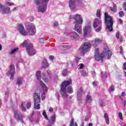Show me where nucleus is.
<instances>
[{"mask_svg": "<svg viewBox=\"0 0 126 126\" xmlns=\"http://www.w3.org/2000/svg\"><path fill=\"white\" fill-rule=\"evenodd\" d=\"M27 29L29 35L31 36H34V35L36 34V28H35L34 24L30 23L28 26Z\"/></svg>", "mask_w": 126, "mask_h": 126, "instance_id": "nucleus-9", "label": "nucleus"}, {"mask_svg": "<svg viewBox=\"0 0 126 126\" xmlns=\"http://www.w3.org/2000/svg\"><path fill=\"white\" fill-rule=\"evenodd\" d=\"M33 100L34 102V109H37V110H40V103L41 101V96H40V94L38 93H35L33 94Z\"/></svg>", "mask_w": 126, "mask_h": 126, "instance_id": "nucleus-6", "label": "nucleus"}, {"mask_svg": "<svg viewBox=\"0 0 126 126\" xmlns=\"http://www.w3.org/2000/svg\"><path fill=\"white\" fill-rule=\"evenodd\" d=\"M86 103H91L92 102V97L91 95L88 94L86 98Z\"/></svg>", "mask_w": 126, "mask_h": 126, "instance_id": "nucleus-26", "label": "nucleus"}, {"mask_svg": "<svg viewBox=\"0 0 126 126\" xmlns=\"http://www.w3.org/2000/svg\"><path fill=\"white\" fill-rule=\"evenodd\" d=\"M119 49L120 50V54H121V55H124V52H123V47L122 46L119 47Z\"/></svg>", "mask_w": 126, "mask_h": 126, "instance_id": "nucleus-49", "label": "nucleus"}, {"mask_svg": "<svg viewBox=\"0 0 126 126\" xmlns=\"http://www.w3.org/2000/svg\"><path fill=\"white\" fill-rule=\"evenodd\" d=\"M72 84V81L69 80L63 82L61 85L60 93L63 96L67 97L66 95V87L68 85H71Z\"/></svg>", "mask_w": 126, "mask_h": 126, "instance_id": "nucleus-4", "label": "nucleus"}, {"mask_svg": "<svg viewBox=\"0 0 126 126\" xmlns=\"http://www.w3.org/2000/svg\"><path fill=\"white\" fill-rule=\"evenodd\" d=\"M116 37L117 39H120V32H117L116 34Z\"/></svg>", "mask_w": 126, "mask_h": 126, "instance_id": "nucleus-46", "label": "nucleus"}, {"mask_svg": "<svg viewBox=\"0 0 126 126\" xmlns=\"http://www.w3.org/2000/svg\"><path fill=\"white\" fill-rule=\"evenodd\" d=\"M56 96L58 101H60V94H59V93H56Z\"/></svg>", "mask_w": 126, "mask_h": 126, "instance_id": "nucleus-54", "label": "nucleus"}, {"mask_svg": "<svg viewBox=\"0 0 126 126\" xmlns=\"http://www.w3.org/2000/svg\"><path fill=\"white\" fill-rule=\"evenodd\" d=\"M126 96V92H123L121 94V96H120V99L122 101V102H124V99H123V97H125Z\"/></svg>", "mask_w": 126, "mask_h": 126, "instance_id": "nucleus-35", "label": "nucleus"}, {"mask_svg": "<svg viewBox=\"0 0 126 126\" xmlns=\"http://www.w3.org/2000/svg\"><path fill=\"white\" fill-rule=\"evenodd\" d=\"M42 115L43 117H44L45 119L48 121V122H50V120L48 118V116H47V113H46V111H43Z\"/></svg>", "mask_w": 126, "mask_h": 126, "instance_id": "nucleus-33", "label": "nucleus"}, {"mask_svg": "<svg viewBox=\"0 0 126 126\" xmlns=\"http://www.w3.org/2000/svg\"><path fill=\"white\" fill-rule=\"evenodd\" d=\"M83 93V89L82 87H80L79 89L78 90L77 92V96H82V94Z\"/></svg>", "mask_w": 126, "mask_h": 126, "instance_id": "nucleus-24", "label": "nucleus"}, {"mask_svg": "<svg viewBox=\"0 0 126 126\" xmlns=\"http://www.w3.org/2000/svg\"><path fill=\"white\" fill-rule=\"evenodd\" d=\"M105 57V55L103 53L95 52L94 55V58L96 61L99 62V61H101L103 62V60Z\"/></svg>", "mask_w": 126, "mask_h": 126, "instance_id": "nucleus-13", "label": "nucleus"}, {"mask_svg": "<svg viewBox=\"0 0 126 126\" xmlns=\"http://www.w3.org/2000/svg\"><path fill=\"white\" fill-rule=\"evenodd\" d=\"M17 51H18V48H16L13 50H11V51L10 52V55H12L13 54H14L15 52H17Z\"/></svg>", "mask_w": 126, "mask_h": 126, "instance_id": "nucleus-37", "label": "nucleus"}, {"mask_svg": "<svg viewBox=\"0 0 126 126\" xmlns=\"http://www.w3.org/2000/svg\"><path fill=\"white\" fill-rule=\"evenodd\" d=\"M103 76H104V78H107V73H103Z\"/></svg>", "mask_w": 126, "mask_h": 126, "instance_id": "nucleus-56", "label": "nucleus"}, {"mask_svg": "<svg viewBox=\"0 0 126 126\" xmlns=\"http://www.w3.org/2000/svg\"><path fill=\"white\" fill-rule=\"evenodd\" d=\"M91 48V43L89 42H85L84 44L79 48V50L81 51L80 54L83 56L85 55V53H87Z\"/></svg>", "mask_w": 126, "mask_h": 126, "instance_id": "nucleus-5", "label": "nucleus"}, {"mask_svg": "<svg viewBox=\"0 0 126 126\" xmlns=\"http://www.w3.org/2000/svg\"><path fill=\"white\" fill-rule=\"evenodd\" d=\"M50 0H34L35 5H39L37 7V11L44 13L47 10V6Z\"/></svg>", "mask_w": 126, "mask_h": 126, "instance_id": "nucleus-1", "label": "nucleus"}, {"mask_svg": "<svg viewBox=\"0 0 126 126\" xmlns=\"http://www.w3.org/2000/svg\"><path fill=\"white\" fill-rule=\"evenodd\" d=\"M18 8V6L15 7L13 8V9L12 10V11H15Z\"/></svg>", "mask_w": 126, "mask_h": 126, "instance_id": "nucleus-59", "label": "nucleus"}, {"mask_svg": "<svg viewBox=\"0 0 126 126\" xmlns=\"http://www.w3.org/2000/svg\"><path fill=\"white\" fill-rule=\"evenodd\" d=\"M92 74L93 75V77H94L96 74V72H95V71H94L92 73Z\"/></svg>", "mask_w": 126, "mask_h": 126, "instance_id": "nucleus-60", "label": "nucleus"}, {"mask_svg": "<svg viewBox=\"0 0 126 126\" xmlns=\"http://www.w3.org/2000/svg\"><path fill=\"white\" fill-rule=\"evenodd\" d=\"M30 121V122H31V123H32V122H33V116H30L29 118Z\"/></svg>", "mask_w": 126, "mask_h": 126, "instance_id": "nucleus-58", "label": "nucleus"}, {"mask_svg": "<svg viewBox=\"0 0 126 126\" xmlns=\"http://www.w3.org/2000/svg\"><path fill=\"white\" fill-rule=\"evenodd\" d=\"M104 118L105 120L106 123L107 125H109L110 124V119L109 118V116L108 115V114L105 113L104 114Z\"/></svg>", "mask_w": 126, "mask_h": 126, "instance_id": "nucleus-23", "label": "nucleus"}, {"mask_svg": "<svg viewBox=\"0 0 126 126\" xmlns=\"http://www.w3.org/2000/svg\"><path fill=\"white\" fill-rule=\"evenodd\" d=\"M21 107H22V110L23 112H26V103L25 102H22L21 103Z\"/></svg>", "mask_w": 126, "mask_h": 126, "instance_id": "nucleus-28", "label": "nucleus"}, {"mask_svg": "<svg viewBox=\"0 0 126 126\" xmlns=\"http://www.w3.org/2000/svg\"><path fill=\"white\" fill-rule=\"evenodd\" d=\"M118 116L119 117V119H120L121 121H124V119H123V113L119 112L118 114Z\"/></svg>", "mask_w": 126, "mask_h": 126, "instance_id": "nucleus-41", "label": "nucleus"}, {"mask_svg": "<svg viewBox=\"0 0 126 126\" xmlns=\"http://www.w3.org/2000/svg\"><path fill=\"white\" fill-rule=\"evenodd\" d=\"M31 107V103L28 102L27 104V109H30Z\"/></svg>", "mask_w": 126, "mask_h": 126, "instance_id": "nucleus-51", "label": "nucleus"}, {"mask_svg": "<svg viewBox=\"0 0 126 126\" xmlns=\"http://www.w3.org/2000/svg\"><path fill=\"white\" fill-rule=\"evenodd\" d=\"M40 84L41 87L43 88V92H44L43 94L41 95L42 100H43V99H45V97H46V95L45 94V92H47V91H48V88H47V86H46V85L44 84V83H43L42 81H40Z\"/></svg>", "mask_w": 126, "mask_h": 126, "instance_id": "nucleus-14", "label": "nucleus"}, {"mask_svg": "<svg viewBox=\"0 0 126 126\" xmlns=\"http://www.w3.org/2000/svg\"><path fill=\"white\" fill-rule=\"evenodd\" d=\"M82 24L76 23V25L74 27V30L76 31L79 34H81L82 33V27L81 25Z\"/></svg>", "mask_w": 126, "mask_h": 126, "instance_id": "nucleus-15", "label": "nucleus"}, {"mask_svg": "<svg viewBox=\"0 0 126 126\" xmlns=\"http://www.w3.org/2000/svg\"><path fill=\"white\" fill-rule=\"evenodd\" d=\"M80 60V58L77 56H76V58H75L76 63H78V62H79Z\"/></svg>", "mask_w": 126, "mask_h": 126, "instance_id": "nucleus-53", "label": "nucleus"}, {"mask_svg": "<svg viewBox=\"0 0 126 126\" xmlns=\"http://www.w3.org/2000/svg\"><path fill=\"white\" fill-rule=\"evenodd\" d=\"M36 78L38 80H40V79H41V72L40 71H38L36 72Z\"/></svg>", "mask_w": 126, "mask_h": 126, "instance_id": "nucleus-31", "label": "nucleus"}, {"mask_svg": "<svg viewBox=\"0 0 126 126\" xmlns=\"http://www.w3.org/2000/svg\"><path fill=\"white\" fill-rule=\"evenodd\" d=\"M110 8L111 11L117 12V5H116V4H113V7H110Z\"/></svg>", "mask_w": 126, "mask_h": 126, "instance_id": "nucleus-29", "label": "nucleus"}, {"mask_svg": "<svg viewBox=\"0 0 126 126\" xmlns=\"http://www.w3.org/2000/svg\"><path fill=\"white\" fill-rule=\"evenodd\" d=\"M42 79H43L44 82H46L47 83V82H48V79L47 78H43Z\"/></svg>", "mask_w": 126, "mask_h": 126, "instance_id": "nucleus-61", "label": "nucleus"}, {"mask_svg": "<svg viewBox=\"0 0 126 126\" xmlns=\"http://www.w3.org/2000/svg\"><path fill=\"white\" fill-rule=\"evenodd\" d=\"M76 0H70L69 1V6L71 10H73L76 8V5H75Z\"/></svg>", "mask_w": 126, "mask_h": 126, "instance_id": "nucleus-18", "label": "nucleus"}, {"mask_svg": "<svg viewBox=\"0 0 126 126\" xmlns=\"http://www.w3.org/2000/svg\"><path fill=\"white\" fill-rule=\"evenodd\" d=\"M104 23L106 24V29H108L110 32L113 31V25H114V19L109 14L104 13Z\"/></svg>", "mask_w": 126, "mask_h": 126, "instance_id": "nucleus-2", "label": "nucleus"}, {"mask_svg": "<svg viewBox=\"0 0 126 126\" xmlns=\"http://www.w3.org/2000/svg\"><path fill=\"white\" fill-rule=\"evenodd\" d=\"M66 92L69 94H72L73 93V89L72 88V87L71 86L68 87L66 89Z\"/></svg>", "mask_w": 126, "mask_h": 126, "instance_id": "nucleus-25", "label": "nucleus"}, {"mask_svg": "<svg viewBox=\"0 0 126 126\" xmlns=\"http://www.w3.org/2000/svg\"><path fill=\"white\" fill-rule=\"evenodd\" d=\"M22 83H23L22 78L21 77H18L16 84L18 85V86H21V85H22Z\"/></svg>", "mask_w": 126, "mask_h": 126, "instance_id": "nucleus-22", "label": "nucleus"}, {"mask_svg": "<svg viewBox=\"0 0 126 126\" xmlns=\"http://www.w3.org/2000/svg\"><path fill=\"white\" fill-rule=\"evenodd\" d=\"M39 43H40V44H44L45 43V39L43 37L40 38L39 39Z\"/></svg>", "mask_w": 126, "mask_h": 126, "instance_id": "nucleus-40", "label": "nucleus"}, {"mask_svg": "<svg viewBox=\"0 0 126 126\" xmlns=\"http://www.w3.org/2000/svg\"><path fill=\"white\" fill-rule=\"evenodd\" d=\"M64 35L66 36H70L71 40H76V39H78V38H79V35H78L76 32H73L71 30L66 31L64 32Z\"/></svg>", "mask_w": 126, "mask_h": 126, "instance_id": "nucleus-7", "label": "nucleus"}, {"mask_svg": "<svg viewBox=\"0 0 126 126\" xmlns=\"http://www.w3.org/2000/svg\"><path fill=\"white\" fill-rule=\"evenodd\" d=\"M22 46L23 48H26V51L29 56H34L36 54V51L33 48V44L30 42H27V40L24 41Z\"/></svg>", "mask_w": 126, "mask_h": 126, "instance_id": "nucleus-3", "label": "nucleus"}, {"mask_svg": "<svg viewBox=\"0 0 126 126\" xmlns=\"http://www.w3.org/2000/svg\"><path fill=\"white\" fill-rule=\"evenodd\" d=\"M84 66V64H83V63H81V65L79 67L80 69H82Z\"/></svg>", "mask_w": 126, "mask_h": 126, "instance_id": "nucleus-55", "label": "nucleus"}, {"mask_svg": "<svg viewBox=\"0 0 126 126\" xmlns=\"http://www.w3.org/2000/svg\"><path fill=\"white\" fill-rule=\"evenodd\" d=\"M119 39H120V43H123V37H120Z\"/></svg>", "mask_w": 126, "mask_h": 126, "instance_id": "nucleus-63", "label": "nucleus"}, {"mask_svg": "<svg viewBox=\"0 0 126 126\" xmlns=\"http://www.w3.org/2000/svg\"><path fill=\"white\" fill-rule=\"evenodd\" d=\"M14 72H15V67H14V65L13 64H11L10 67V70L8 71L7 74L9 75L11 74L10 79L11 80H13L14 76Z\"/></svg>", "mask_w": 126, "mask_h": 126, "instance_id": "nucleus-12", "label": "nucleus"}, {"mask_svg": "<svg viewBox=\"0 0 126 126\" xmlns=\"http://www.w3.org/2000/svg\"><path fill=\"white\" fill-rule=\"evenodd\" d=\"M124 15H125L124 14V12H123V11H120V12H119V16H120V17H123Z\"/></svg>", "mask_w": 126, "mask_h": 126, "instance_id": "nucleus-50", "label": "nucleus"}, {"mask_svg": "<svg viewBox=\"0 0 126 126\" xmlns=\"http://www.w3.org/2000/svg\"><path fill=\"white\" fill-rule=\"evenodd\" d=\"M74 126V120L72 119L70 124V126Z\"/></svg>", "mask_w": 126, "mask_h": 126, "instance_id": "nucleus-48", "label": "nucleus"}, {"mask_svg": "<svg viewBox=\"0 0 126 126\" xmlns=\"http://www.w3.org/2000/svg\"><path fill=\"white\" fill-rule=\"evenodd\" d=\"M49 123H50V125H48L47 126H52V123H56V115L54 114L51 117L50 121L49 120Z\"/></svg>", "mask_w": 126, "mask_h": 126, "instance_id": "nucleus-21", "label": "nucleus"}, {"mask_svg": "<svg viewBox=\"0 0 126 126\" xmlns=\"http://www.w3.org/2000/svg\"><path fill=\"white\" fill-rule=\"evenodd\" d=\"M102 25V21L101 18H95L94 22V28H97L98 26H100Z\"/></svg>", "mask_w": 126, "mask_h": 126, "instance_id": "nucleus-16", "label": "nucleus"}, {"mask_svg": "<svg viewBox=\"0 0 126 126\" xmlns=\"http://www.w3.org/2000/svg\"><path fill=\"white\" fill-rule=\"evenodd\" d=\"M15 118L18 122H21L22 124H24V121H23V115L21 114V112L19 111H15Z\"/></svg>", "mask_w": 126, "mask_h": 126, "instance_id": "nucleus-10", "label": "nucleus"}, {"mask_svg": "<svg viewBox=\"0 0 126 126\" xmlns=\"http://www.w3.org/2000/svg\"><path fill=\"white\" fill-rule=\"evenodd\" d=\"M99 105L100 106H101V107H104V106H105V104L104 103V100L103 99H100L99 100Z\"/></svg>", "mask_w": 126, "mask_h": 126, "instance_id": "nucleus-39", "label": "nucleus"}, {"mask_svg": "<svg viewBox=\"0 0 126 126\" xmlns=\"http://www.w3.org/2000/svg\"><path fill=\"white\" fill-rule=\"evenodd\" d=\"M68 71L66 69H64L62 71V75L63 76H66L67 75Z\"/></svg>", "mask_w": 126, "mask_h": 126, "instance_id": "nucleus-34", "label": "nucleus"}, {"mask_svg": "<svg viewBox=\"0 0 126 126\" xmlns=\"http://www.w3.org/2000/svg\"><path fill=\"white\" fill-rule=\"evenodd\" d=\"M101 43H102V40L97 38L95 39L94 42L93 44V46H94V47L95 48V47H97L98 45H99V44H101Z\"/></svg>", "mask_w": 126, "mask_h": 126, "instance_id": "nucleus-20", "label": "nucleus"}, {"mask_svg": "<svg viewBox=\"0 0 126 126\" xmlns=\"http://www.w3.org/2000/svg\"><path fill=\"white\" fill-rule=\"evenodd\" d=\"M82 95H77V97L78 100L81 103L82 102Z\"/></svg>", "mask_w": 126, "mask_h": 126, "instance_id": "nucleus-42", "label": "nucleus"}, {"mask_svg": "<svg viewBox=\"0 0 126 126\" xmlns=\"http://www.w3.org/2000/svg\"><path fill=\"white\" fill-rule=\"evenodd\" d=\"M63 48L64 51H66V50H69L70 49V46L68 45H64Z\"/></svg>", "mask_w": 126, "mask_h": 126, "instance_id": "nucleus-36", "label": "nucleus"}, {"mask_svg": "<svg viewBox=\"0 0 126 126\" xmlns=\"http://www.w3.org/2000/svg\"><path fill=\"white\" fill-rule=\"evenodd\" d=\"M100 12H101V10H99V9H98V10H97V12H96V16H97V17H99V18H100V17H101V13H100Z\"/></svg>", "mask_w": 126, "mask_h": 126, "instance_id": "nucleus-38", "label": "nucleus"}, {"mask_svg": "<svg viewBox=\"0 0 126 126\" xmlns=\"http://www.w3.org/2000/svg\"><path fill=\"white\" fill-rule=\"evenodd\" d=\"M109 92H114L115 91V86L114 85H112L109 90H108Z\"/></svg>", "mask_w": 126, "mask_h": 126, "instance_id": "nucleus-32", "label": "nucleus"}, {"mask_svg": "<svg viewBox=\"0 0 126 126\" xmlns=\"http://www.w3.org/2000/svg\"><path fill=\"white\" fill-rule=\"evenodd\" d=\"M6 4L8 5L9 6H11V5H14V3H11L10 2H7Z\"/></svg>", "mask_w": 126, "mask_h": 126, "instance_id": "nucleus-47", "label": "nucleus"}, {"mask_svg": "<svg viewBox=\"0 0 126 126\" xmlns=\"http://www.w3.org/2000/svg\"><path fill=\"white\" fill-rule=\"evenodd\" d=\"M49 66V63H48V61L47 60H44L42 63V67L44 68H47Z\"/></svg>", "mask_w": 126, "mask_h": 126, "instance_id": "nucleus-27", "label": "nucleus"}, {"mask_svg": "<svg viewBox=\"0 0 126 126\" xmlns=\"http://www.w3.org/2000/svg\"><path fill=\"white\" fill-rule=\"evenodd\" d=\"M92 32V29L91 28V26H86L85 28L84 29V35L85 37L87 36L88 33H91Z\"/></svg>", "mask_w": 126, "mask_h": 126, "instance_id": "nucleus-17", "label": "nucleus"}, {"mask_svg": "<svg viewBox=\"0 0 126 126\" xmlns=\"http://www.w3.org/2000/svg\"><path fill=\"white\" fill-rule=\"evenodd\" d=\"M69 19H74V24L79 23V24H82V23H83V19H82V17L78 14L72 16H69Z\"/></svg>", "mask_w": 126, "mask_h": 126, "instance_id": "nucleus-8", "label": "nucleus"}, {"mask_svg": "<svg viewBox=\"0 0 126 126\" xmlns=\"http://www.w3.org/2000/svg\"><path fill=\"white\" fill-rule=\"evenodd\" d=\"M49 59H50V60H51V61H53L54 60V56H50Z\"/></svg>", "mask_w": 126, "mask_h": 126, "instance_id": "nucleus-62", "label": "nucleus"}, {"mask_svg": "<svg viewBox=\"0 0 126 126\" xmlns=\"http://www.w3.org/2000/svg\"><path fill=\"white\" fill-rule=\"evenodd\" d=\"M93 86H94V87H96V86H97V85H98V82H96V81H94L93 83Z\"/></svg>", "mask_w": 126, "mask_h": 126, "instance_id": "nucleus-52", "label": "nucleus"}, {"mask_svg": "<svg viewBox=\"0 0 126 126\" xmlns=\"http://www.w3.org/2000/svg\"><path fill=\"white\" fill-rule=\"evenodd\" d=\"M20 34L23 36H27L28 35V32H25V29H24V26L22 25H19L18 29Z\"/></svg>", "mask_w": 126, "mask_h": 126, "instance_id": "nucleus-11", "label": "nucleus"}, {"mask_svg": "<svg viewBox=\"0 0 126 126\" xmlns=\"http://www.w3.org/2000/svg\"><path fill=\"white\" fill-rule=\"evenodd\" d=\"M78 0V6H80L81 7H84L85 5L84 3L82 2V0Z\"/></svg>", "mask_w": 126, "mask_h": 126, "instance_id": "nucleus-30", "label": "nucleus"}, {"mask_svg": "<svg viewBox=\"0 0 126 126\" xmlns=\"http://www.w3.org/2000/svg\"><path fill=\"white\" fill-rule=\"evenodd\" d=\"M9 96V92H7L5 94V99L7 100V98H8Z\"/></svg>", "mask_w": 126, "mask_h": 126, "instance_id": "nucleus-44", "label": "nucleus"}, {"mask_svg": "<svg viewBox=\"0 0 126 126\" xmlns=\"http://www.w3.org/2000/svg\"><path fill=\"white\" fill-rule=\"evenodd\" d=\"M123 66L124 69H125V70H126V62L124 63L123 64Z\"/></svg>", "mask_w": 126, "mask_h": 126, "instance_id": "nucleus-57", "label": "nucleus"}, {"mask_svg": "<svg viewBox=\"0 0 126 126\" xmlns=\"http://www.w3.org/2000/svg\"><path fill=\"white\" fill-rule=\"evenodd\" d=\"M103 54H107V59H110L111 57H112V53L111 50L109 49V47L107 46L106 48H104L103 52Z\"/></svg>", "mask_w": 126, "mask_h": 126, "instance_id": "nucleus-19", "label": "nucleus"}, {"mask_svg": "<svg viewBox=\"0 0 126 126\" xmlns=\"http://www.w3.org/2000/svg\"><path fill=\"white\" fill-rule=\"evenodd\" d=\"M49 112H54V109H53V108H50L49 109Z\"/></svg>", "mask_w": 126, "mask_h": 126, "instance_id": "nucleus-64", "label": "nucleus"}, {"mask_svg": "<svg viewBox=\"0 0 126 126\" xmlns=\"http://www.w3.org/2000/svg\"><path fill=\"white\" fill-rule=\"evenodd\" d=\"M101 28H102L101 26H98V28L95 29V31H96V32H99V31H101Z\"/></svg>", "mask_w": 126, "mask_h": 126, "instance_id": "nucleus-45", "label": "nucleus"}, {"mask_svg": "<svg viewBox=\"0 0 126 126\" xmlns=\"http://www.w3.org/2000/svg\"><path fill=\"white\" fill-rule=\"evenodd\" d=\"M81 74L82 75V76H86V71H85V70L81 71Z\"/></svg>", "mask_w": 126, "mask_h": 126, "instance_id": "nucleus-43", "label": "nucleus"}]
</instances>
